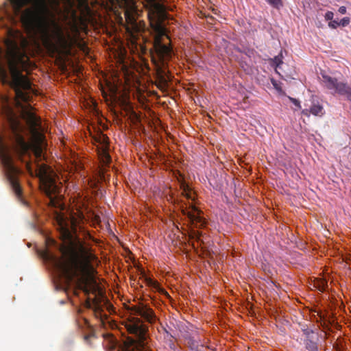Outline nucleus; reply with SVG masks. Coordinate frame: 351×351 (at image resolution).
I'll return each mask as SVG.
<instances>
[{"mask_svg": "<svg viewBox=\"0 0 351 351\" xmlns=\"http://www.w3.org/2000/svg\"><path fill=\"white\" fill-rule=\"evenodd\" d=\"M289 99H290V100L292 101V103H293L295 106H297V107H298L299 108H301L300 103V101H299L298 99H295V98H292V97H289Z\"/></svg>", "mask_w": 351, "mask_h": 351, "instance_id": "24", "label": "nucleus"}, {"mask_svg": "<svg viewBox=\"0 0 351 351\" xmlns=\"http://www.w3.org/2000/svg\"><path fill=\"white\" fill-rule=\"evenodd\" d=\"M271 64L276 68L279 67L280 64H282V55L280 53L278 56H275L273 59H271Z\"/></svg>", "mask_w": 351, "mask_h": 351, "instance_id": "18", "label": "nucleus"}, {"mask_svg": "<svg viewBox=\"0 0 351 351\" xmlns=\"http://www.w3.org/2000/svg\"><path fill=\"white\" fill-rule=\"evenodd\" d=\"M21 108V117L25 121L30 133L34 136L40 137L41 136L40 118L32 112L31 106H22Z\"/></svg>", "mask_w": 351, "mask_h": 351, "instance_id": "9", "label": "nucleus"}, {"mask_svg": "<svg viewBox=\"0 0 351 351\" xmlns=\"http://www.w3.org/2000/svg\"><path fill=\"white\" fill-rule=\"evenodd\" d=\"M183 215L188 217L189 221L195 228H202L206 226L205 219L201 216V211L192 203L187 207L182 209Z\"/></svg>", "mask_w": 351, "mask_h": 351, "instance_id": "11", "label": "nucleus"}, {"mask_svg": "<svg viewBox=\"0 0 351 351\" xmlns=\"http://www.w3.org/2000/svg\"><path fill=\"white\" fill-rule=\"evenodd\" d=\"M146 280H147V283L148 285L153 286V287H156V282L153 281L152 279L147 278Z\"/></svg>", "mask_w": 351, "mask_h": 351, "instance_id": "25", "label": "nucleus"}, {"mask_svg": "<svg viewBox=\"0 0 351 351\" xmlns=\"http://www.w3.org/2000/svg\"><path fill=\"white\" fill-rule=\"evenodd\" d=\"M164 330H165V333H166L168 336L169 335L170 337H172V336L169 333V332H168L165 328Z\"/></svg>", "mask_w": 351, "mask_h": 351, "instance_id": "30", "label": "nucleus"}, {"mask_svg": "<svg viewBox=\"0 0 351 351\" xmlns=\"http://www.w3.org/2000/svg\"><path fill=\"white\" fill-rule=\"evenodd\" d=\"M324 113L325 112L322 105H321L318 101H313L309 109H304L302 111V114L306 117H309L310 114H312L315 116L322 117Z\"/></svg>", "mask_w": 351, "mask_h": 351, "instance_id": "12", "label": "nucleus"}, {"mask_svg": "<svg viewBox=\"0 0 351 351\" xmlns=\"http://www.w3.org/2000/svg\"><path fill=\"white\" fill-rule=\"evenodd\" d=\"M180 189H182V195L184 196L187 199L195 201V194L192 191L188 184L182 180L180 181Z\"/></svg>", "mask_w": 351, "mask_h": 351, "instance_id": "13", "label": "nucleus"}, {"mask_svg": "<svg viewBox=\"0 0 351 351\" xmlns=\"http://www.w3.org/2000/svg\"><path fill=\"white\" fill-rule=\"evenodd\" d=\"M8 42L10 43V45H12V43L10 40H8Z\"/></svg>", "mask_w": 351, "mask_h": 351, "instance_id": "31", "label": "nucleus"}, {"mask_svg": "<svg viewBox=\"0 0 351 351\" xmlns=\"http://www.w3.org/2000/svg\"><path fill=\"white\" fill-rule=\"evenodd\" d=\"M333 16H334V14L331 11H328L326 12V13L325 14V16H324V18L326 21H331L333 19Z\"/></svg>", "mask_w": 351, "mask_h": 351, "instance_id": "23", "label": "nucleus"}, {"mask_svg": "<svg viewBox=\"0 0 351 351\" xmlns=\"http://www.w3.org/2000/svg\"><path fill=\"white\" fill-rule=\"evenodd\" d=\"M10 99L7 96H1L2 114L7 122L8 127L12 133V138L14 142L12 149L19 158L23 161L22 158L27 154L30 149V145L25 141L22 132L24 126L22 125L19 118L14 112L10 105Z\"/></svg>", "mask_w": 351, "mask_h": 351, "instance_id": "5", "label": "nucleus"}, {"mask_svg": "<svg viewBox=\"0 0 351 351\" xmlns=\"http://www.w3.org/2000/svg\"><path fill=\"white\" fill-rule=\"evenodd\" d=\"M328 26L332 29H336L338 26H339V22L337 21H332L331 20L328 23Z\"/></svg>", "mask_w": 351, "mask_h": 351, "instance_id": "22", "label": "nucleus"}, {"mask_svg": "<svg viewBox=\"0 0 351 351\" xmlns=\"http://www.w3.org/2000/svg\"><path fill=\"white\" fill-rule=\"evenodd\" d=\"M124 4L126 30L132 38H135V34L144 31L145 23L143 21H137L139 10L133 0H124Z\"/></svg>", "mask_w": 351, "mask_h": 351, "instance_id": "8", "label": "nucleus"}, {"mask_svg": "<svg viewBox=\"0 0 351 351\" xmlns=\"http://www.w3.org/2000/svg\"><path fill=\"white\" fill-rule=\"evenodd\" d=\"M339 13L342 14H344L346 13V8L345 6H341L339 8Z\"/></svg>", "mask_w": 351, "mask_h": 351, "instance_id": "26", "label": "nucleus"}, {"mask_svg": "<svg viewBox=\"0 0 351 351\" xmlns=\"http://www.w3.org/2000/svg\"><path fill=\"white\" fill-rule=\"evenodd\" d=\"M304 351H319L317 341L313 339H304Z\"/></svg>", "mask_w": 351, "mask_h": 351, "instance_id": "15", "label": "nucleus"}, {"mask_svg": "<svg viewBox=\"0 0 351 351\" xmlns=\"http://www.w3.org/2000/svg\"><path fill=\"white\" fill-rule=\"evenodd\" d=\"M190 237L191 239L195 240L197 243H204L202 237V234L201 232L197 230H193L191 231L190 234Z\"/></svg>", "mask_w": 351, "mask_h": 351, "instance_id": "17", "label": "nucleus"}, {"mask_svg": "<svg viewBox=\"0 0 351 351\" xmlns=\"http://www.w3.org/2000/svg\"><path fill=\"white\" fill-rule=\"evenodd\" d=\"M90 337H91V335H87L84 337V339L86 341H87Z\"/></svg>", "mask_w": 351, "mask_h": 351, "instance_id": "28", "label": "nucleus"}, {"mask_svg": "<svg viewBox=\"0 0 351 351\" xmlns=\"http://www.w3.org/2000/svg\"><path fill=\"white\" fill-rule=\"evenodd\" d=\"M1 76L3 84H8L15 92L18 100L27 102L30 99V93H34L32 83L15 66L11 67V80L8 79L6 71L1 69Z\"/></svg>", "mask_w": 351, "mask_h": 351, "instance_id": "7", "label": "nucleus"}, {"mask_svg": "<svg viewBox=\"0 0 351 351\" xmlns=\"http://www.w3.org/2000/svg\"><path fill=\"white\" fill-rule=\"evenodd\" d=\"M104 147L102 148L101 151L99 152V158L104 165H108L111 161V158L107 151L108 149V143L106 142V139L108 138L106 136H104Z\"/></svg>", "mask_w": 351, "mask_h": 351, "instance_id": "14", "label": "nucleus"}, {"mask_svg": "<svg viewBox=\"0 0 351 351\" xmlns=\"http://www.w3.org/2000/svg\"><path fill=\"white\" fill-rule=\"evenodd\" d=\"M323 82L327 88L333 90L335 93L345 96L351 101V84L346 82H338L336 78L326 74H322Z\"/></svg>", "mask_w": 351, "mask_h": 351, "instance_id": "10", "label": "nucleus"}, {"mask_svg": "<svg viewBox=\"0 0 351 351\" xmlns=\"http://www.w3.org/2000/svg\"><path fill=\"white\" fill-rule=\"evenodd\" d=\"M301 330L304 335V339H313L315 332L313 329L308 328L306 325L302 326Z\"/></svg>", "mask_w": 351, "mask_h": 351, "instance_id": "16", "label": "nucleus"}, {"mask_svg": "<svg viewBox=\"0 0 351 351\" xmlns=\"http://www.w3.org/2000/svg\"><path fill=\"white\" fill-rule=\"evenodd\" d=\"M145 7L152 30L156 34L152 53V62L155 66L157 86L165 89L168 86V62L171 59L173 51L171 45L162 42L163 36L169 38L164 22L167 19L165 5L159 0H144Z\"/></svg>", "mask_w": 351, "mask_h": 351, "instance_id": "3", "label": "nucleus"}, {"mask_svg": "<svg viewBox=\"0 0 351 351\" xmlns=\"http://www.w3.org/2000/svg\"><path fill=\"white\" fill-rule=\"evenodd\" d=\"M267 2L276 9H280L283 6L282 0H266Z\"/></svg>", "mask_w": 351, "mask_h": 351, "instance_id": "19", "label": "nucleus"}, {"mask_svg": "<svg viewBox=\"0 0 351 351\" xmlns=\"http://www.w3.org/2000/svg\"><path fill=\"white\" fill-rule=\"evenodd\" d=\"M350 21V18L344 17L339 22V26L346 27L349 25Z\"/></svg>", "mask_w": 351, "mask_h": 351, "instance_id": "20", "label": "nucleus"}, {"mask_svg": "<svg viewBox=\"0 0 351 351\" xmlns=\"http://www.w3.org/2000/svg\"><path fill=\"white\" fill-rule=\"evenodd\" d=\"M56 226L63 244L60 248L62 257L52 256V262L68 283L75 280L78 288L86 295H99L92 300L88 298L85 302V306L92 309L95 317L103 321L107 317L104 312L106 302L102 304L103 295L95 277L97 271L91 264L97 258L92 253L91 248L75 235L76 223L74 219L58 214Z\"/></svg>", "mask_w": 351, "mask_h": 351, "instance_id": "1", "label": "nucleus"}, {"mask_svg": "<svg viewBox=\"0 0 351 351\" xmlns=\"http://www.w3.org/2000/svg\"><path fill=\"white\" fill-rule=\"evenodd\" d=\"M82 321L84 322V324L87 326V327H89V323H88V321L86 319V318H82Z\"/></svg>", "mask_w": 351, "mask_h": 351, "instance_id": "27", "label": "nucleus"}, {"mask_svg": "<svg viewBox=\"0 0 351 351\" xmlns=\"http://www.w3.org/2000/svg\"><path fill=\"white\" fill-rule=\"evenodd\" d=\"M129 311L131 315L126 328L130 334L134 335L138 340L131 339L130 344L125 346V351H145L143 340L148 331L145 322L154 324L158 318L153 308L141 302L130 306Z\"/></svg>", "mask_w": 351, "mask_h": 351, "instance_id": "4", "label": "nucleus"}, {"mask_svg": "<svg viewBox=\"0 0 351 351\" xmlns=\"http://www.w3.org/2000/svg\"><path fill=\"white\" fill-rule=\"evenodd\" d=\"M271 82L273 86L277 91H278V92L282 91L281 86H280V84L276 80L271 79Z\"/></svg>", "mask_w": 351, "mask_h": 351, "instance_id": "21", "label": "nucleus"}, {"mask_svg": "<svg viewBox=\"0 0 351 351\" xmlns=\"http://www.w3.org/2000/svg\"><path fill=\"white\" fill-rule=\"evenodd\" d=\"M18 8L31 3L21 13V23L27 33L36 37L50 54L66 47L67 40L62 26L49 19L50 10L46 0H10Z\"/></svg>", "mask_w": 351, "mask_h": 351, "instance_id": "2", "label": "nucleus"}, {"mask_svg": "<svg viewBox=\"0 0 351 351\" xmlns=\"http://www.w3.org/2000/svg\"><path fill=\"white\" fill-rule=\"evenodd\" d=\"M324 287H325V283L322 282V287L319 288V290L324 291Z\"/></svg>", "mask_w": 351, "mask_h": 351, "instance_id": "29", "label": "nucleus"}, {"mask_svg": "<svg viewBox=\"0 0 351 351\" xmlns=\"http://www.w3.org/2000/svg\"><path fill=\"white\" fill-rule=\"evenodd\" d=\"M36 172L40 180L41 191L49 199V204L53 207L58 206L61 186L57 183L56 175L50 167L44 163L36 165Z\"/></svg>", "mask_w": 351, "mask_h": 351, "instance_id": "6", "label": "nucleus"}]
</instances>
